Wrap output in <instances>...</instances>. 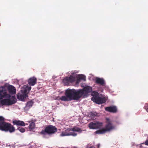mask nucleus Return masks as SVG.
Returning <instances> with one entry per match:
<instances>
[{
	"label": "nucleus",
	"mask_w": 148,
	"mask_h": 148,
	"mask_svg": "<svg viewBox=\"0 0 148 148\" xmlns=\"http://www.w3.org/2000/svg\"><path fill=\"white\" fill-rule=\"evenodd\" d=\"M82 92L78 89L77 90L74 89H68L66 90L65 96H62L60 99L62 101H68L72 100H78L81 98Z\"/></svg>",
	"instance_id": "f257e3e1"
},
{
	"label": "nucleus",
	"mask_w": 148,
	"mask_h": 148,
	"mask_svg": "<svg viewBox=\"0 0 148 148\" xmlns=\"http://www.w3.org/2000/svg\"><path fill=\"white\" fill-rule=\"evenodd\" d=\"M5 119L2 116H0V130L10 133L15 131V127L10 123L5 121Z\"/></svg>",
	"instance_id": "f03ea898"
},
{
	"label": "nucleus",
	"mask_w": 148,
	"mask_h": 148,
	"mask_svg": "<svg viewBox=\"0 0 148 148\" xmlns=\"http://www.w3.org/2000/svg\"><path fill=\"white\" fill-rule=\"evenodd\" d=\"M31 89V87L24 86L17 95V98L20 100L23 101L24 99L28 97L27 94Z\"/></svg>",
	"instance_id": "7ed1b4c3"
},
{
	"label": "nucleus",
	"mask_w": 148,
	"mask_h": 148,
	"mask_svg": "<svg viewBox=\"0 0 148 148\" xmlns=\"http://www.w3.org/2000/svg\"><path fill=\"white\" fill-rule=\"evenodd\" d=\"M57 131V129L55 126L49 125H47L44 130H42L40 134L43 135L46 134L51 135L55 134Z\"/></svg>",
	"instance_id": "20e7f679"
},
{
	"label": "nucleus",
	"mask_w": 148,
	"mask_h": 148,
	"mask_svg": "<svg viewBox=\"0 0 148 148\" xmlns=\"http://www.w3.org/2000/svg\"><path fill=\"white\" fill-rule=\"evenodd\" d=\"M13 99L11 100L9 99H2L0 101V103L2 105L9 106L14 104L16 102L17 99L14 96H12Z\"/></svg>",
	"instance_id": "39448f33"
},
{
	"label": "nucleus",
	"mask_w": 148,
	"mask_h": 148,
	"mask_svg": "<svg viewBox=\"0 0 148 148\" xmlns=\"http://www.w3.org/2000/svg\"><path fill=\"white\" fill-rule=\"evenodd\" d=\"M82 93H81L80 96L81 98H85L87 97L88 94L90 93L92 90V87L87 86L84 87L83 89H79Z\"/></svg>",
	"instance_id": "423d86ee"
},
{
	"label": "nucleus",
	"mask_w": 148,
	"mask_h": 148,
	"mask_svg": "<svg viewBox=\"0 0 148 148\" xmlns=\"http://www.w3.org/2000/svg\"><path fill=\"white\" fill-rule=\"evenodd\" d=\"M10 95L8 93L5 87L2 86L0 87V99H2L4 98H10Z\"/></svg>",
	"instance_id": "0eeeda50"
},
{
	"label": "nucleus",
	"mask_w": 148,
	"mask_h": 148,
	"mask_svg": "<svg viewBox=\"0 0 148 148\" xmlns=\"http://www.w3.org/2000/svg\"><path fill=\"white\" fill-rule=\"evenodd\" d=\"M103 126V123L99 121H94L91 122L88 125V127L90 129H99Z\"/></svg>",
	"instance_id": "6e6552de"
},
{
	"label": "nucleus",
	"mask_w": 148,
	"mask_h": 148,
	"mask_svg": "<svg viewBox=\"0 0 148 148\" xmlns=\"http://www.w3.org/2000/svg\"><path fill=\"white\" fill-rule=\"evenodd\" d=\"M106 124L105 125L104 128L106 132H110L113 130L115 128V126L112 123V121L108 118H106Z\"/></svg>",
	"instance_id": "1a4fd4ad"
},
{
	"label": "nucleus",
	"mask_w": 148,
	"mask_h": 148,
	"mask_svg": "<svg viewBox=\"0 0 148 148\" xmlns=\"http://www.w3.org/2000/svg\"><path fill=\"white\" fill-rule=\"evenodd\" d=\"M91 100L94 102L98 104L105 103L106 101L105 98H102L97 95L93 96L91 98Z\"/></svg>",
	"instance_id": "9d476101"
},
{
	"label": "nucleus",
	"mask_w": 148,
	"mask_h": 148,
	"mask_svg": "<svg viewBox=\"0 0 148 148\" xmlns=\"http://www.w3.org/2000/svg\"><path fill=\"white\" fill-rule=\"evenodd\" d=\"M75 81V78L73 76L66 77L63 79V82L65 85L68 84L69 82H73Z\"/></svg>",
	"instance_id": "9b49d317"
},
{
	"label": "nucleus",
	"mask_w": 148,
	"mask_h": 148,
	"mask_svg": "<svg viewBox=\"0 0 148 148\" xmlns=\"http://www.w3.org/2000/svg\"><path fill=\"white\" fill-rule=\"evenodd\" d=\"M105 110L106 111L113 113H116L117 111L116 107L115 106L106 107L105 108Z\"/></svg>",
	"instance_id": "f8f14e48"
},
{
	"label": "nucleus",
	"mask_w": 148,
	"mask_h": 148,
	"mask_svg": "<svg viewBox=\"0 0 148 148\" xmlns=\"http://www.w3.org/2000/svg\"><path fill=\"white\" fill-rule=\"evenodd\" d=\"M36 78L34 77H33L30 78L28 79V83L30 85L33 86L36 83Z\"/></svg>",
	"instance_id": "ddd939ff"
},
{
	"label": "nucleus",
	"mask_w": 148,
	"mask_h": 148,
	"mask_svg": "<svg viewBox=\"0 0 148 148\" xmlns=\"http://www.w3.org/2000/svg\"><path fill=\"white\" fill-rule=\"evenodd\" d=\"M12 123L14 125L17 126H24L25 125V123L23 121L14 120L13 121Z\"/></svg>",
	"instance_id": "4468645a"
},
{
	"label": "nucleus",
	"mask_w": 148,
	"mask_h": 148,
	"mask_svg": "<svg viewBox=\"0 0 148 148\" xmlns=\"http://www.w3.org/2000/svg\"><path fill=\"white\" fill-rule=\"evenodd\" d=\"M95 83L97 84H100L102 86L104 85L105 81L103 78L97 77L95 78Z\"/></svg>",
	"instance_id": "2eb2a0df"
},
{
	"label": "nucleus",
	"mask_w": 148,
	"mask_h": 148,
	"mask_svg": "<svg viewBox=\"0 0 148 148\" xmlns=\"http://www.w3.org/2000/svg\"><path fill=\"white\" fill-rule=\"evenodd\" d=\"M7 89L9 92L12 94H13L16 92V89L12 85L8 86L7 88Z\"/></svg>",
	"instance_id": "dca6fc26"
},
{
	"label": "nucleus",
	"mask_w": 148,
	"mask_h": 148,
	"mask_svg": "<svg viewBox=\"0 0 148 148\" xmlns=\"http://www.w3.org/2000/svg\"><path fill=\"white\" fill-rule=\"evenodd\" d=\"M70 131H71V130H70V128L69 129H68L65 130L64 132H62L61 134H60V136H69L70 135Z\"/></svg>",
	"instance_id": "f3484780"
},
{
	"label": "nucleus",
	"mask_w": 148,
	"mask_h": 148,
	"mask_svg": "<svg viewBox=\"0 0 148 148\" xmlns=\"http://www.w3.org/2000/svg\"><path fill=\"white\" fill-rule=\"evenodd\" d=\"M33 103L34 102L32 100L28 101L26 104L25 108L27 109H29L30 107L32 106Z\"/></svg>",
	"instance_id": "a211bd4d"
},
{
	"label": "nucleus",
	"mask_w": 148,
	"mask_h": 148,
	"mask_svg": "<svg viewBox=\"0 0 148 148\" xmlns=\"http://www.w3.org/2000/svg\"><path fill=\"white\" fill-rule=\"evenodd\" d=\"M70 130L73 132H77L80 133L82 132V130L80 128L76 127H75L71 129L70 128Z\"/></svg>",
	"instance_id": "6ab92c4d"
},
{
	"label": "nucleus",
	"mask_w": 148,
	"mask_h": 148,
	"mask_svg": "<svg viewBox=\"0 0 148 148\" xmlns=\"http://www.w3.org/2000/svg\"><path fill=\"white\" fill-rule=\"evenodd\" d=\"M106 132L105 130V129L104 128H103L101 129H100L96 131L95 132V133L96 134H105Z\"/></svg>",
	"instance_id": "aec40b11"
},
{
	"label": "nucleus",
	"mask_w": 148,
	"mask_h": 148,
	"mask_svg": "<svg viewBox=\"0 0 148 148\" xmlns=\"http://www.w3.org/2000/svg\"><path fill=\"white\" fill-rule=\"evenodd\" d=\"M35 123L32 122L29 124V129L30 130H31L35 128Z\"/></svg>",
	"instance_id": "412c9836"
},
{
	"label": "nucleus",
	"mask_w": 148,
	"mask_h": 148,
	"mask_svg": "<svg viewBox=\"0 0 148 148\" xmlns=\"http://www.w3.org/2000/svg\"><path fill=\"white\" fill-rule=\"evenodd\" d=\"M78 78L80 79V80H82L85 81L86 79L84 75H79L78 77Z\"/></svg>",
	"instance_id": "4be33fe9"
},
{
	"label": "nucleus",
	"mask_w": 148,
	"mask_h": 148,
	"mask_svg": "<svg viewBox=\"0 0 148 148\" xmlns=\"http://www.w3.org/2000/svg\"><path fill=\"white\" fill-rule=\"evenodd\" d=\"M17 130H19L22 133L24 132L25 131V129L24 128L20 127H18L17 128Z\"/></svg>",
	"instance_id": "5701e85b"
},
{
	"label": "nucleus",
	"mask_w": 148,
	"mask_h": 148,
	"mask_svg": "<svg viewBox=\"0 0 148 148\" xmlns=\"http://www.w3.org/2000/svg\"><path fill=\"white\" fill-rule=\"evenodd\" d=\"M70 136H75L77 135V134L74 132H70Z\"/></svg>",
	"instance_id": "b1692460"
},
{
	"label": "nucleus",
	"mask_w": 148,
	"mask_h": 148,
	"mask_svg": "<svg viewBox=\"0 0 148 148\" xmlns=\"http://www.w3.org/2000/svg\"><path fill=\"white\" fill-rule=\"evenodd\" d=\"M144 108L148 112V103L146 104L144 107Z\"/></svg>",
	"instance_id": "393cba45"
},
{
	"label": "nucleus",
	"mask_w": 148,
	"mask_h": 148,
	"mask_svg": "<svg viewBox=\"0 0 148 148\" xmlns=\"http://www.w3.org/2000/svg\"><path fill=\"white\" fill-rule=\"evenodd\" d=\"M97 114L95 112H90V115H91L92 116H95Z\"/></svg>",
	"instance_id": "a878e982"
},
{
	"label": "nucleus",
	"mask_w": 148,
	"mask_h": 148,
	"mask_svg": "<svg viewBox=\"0 0 148 148\" xmlns=\"http://www.w3.org/2000/svg\"><path fill=\"white\" fill-rule=\"evenodd\" d=\"M80 80L78 77L76 81V83L78 84L80 82Z\"/></svg>",
	"instance_id": "bb28decb"
},
{
	"label": "nucleus",
	"mask_w": 148,
	"mask_h": 148,
	"mask_svg": "<svg viewBox=\"0 0 148 148\" xmlns=\"http://www.w3.org/2000/svg\"><path fill=\"white\" fill-rule=\"evenodd\" d=\"M145 144L146 145H148V140H147L145 142Z\"/></svg>",
	"instance_id": "cd10ccee"
},
{
	"label": "nucleus",
	"mask_w": 148,
	"mask_h": 148,
	"mask_svg": "<svg viewBox=\"0 0 148 148\" xmlns=\"http://www.w3.org/2000/svg\"><path fill=\"white\" fill-rule=\"evenodd\" d=\"M97 148H99V147H100V145L99 144H98L97 145Z\"/></svg>",
	"instance_id": "c85d7f7f"
},
{
	"label": "nucleus",
	"mask_w": 148,
	"mask_h": 148,
	"mask_svg": "<svg viewBox=\"0 0 148 148\" xmlns=\"http://www.w3.org/2000/svg\"><path fill=\"white\" fill-rule=\"evenodd\" d=\"M96 93H97V94H98V92H96Z\"/></svg>",
	"instance_id": "c756f323"
}]
</instances>
